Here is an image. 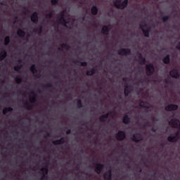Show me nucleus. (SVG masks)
I'll list each match as a JSON object with an SVG mask.
<instances>
[{
  "instance_id": "nucleus-40",
  "label": "nucleus",
  "mask_w": 180,
  "mask_h": 180,
  "mask_svg": "<svg viewBox=\"0 0 180 180\" xmlns=\"http://www.w3.org/2000/svg\"><path fill=\"white\" fill-rule=\"evenodd\" d=\"M46 18H47V19H51V18H53V12L46 14Z\"/></svg>"
},
{
  "instance_id": "nucleus-52",
  "label": "nucleus",
  "mask_w": 180,
  "mask_h": 180,
  "mask_svg": "<svg viewBox=\"0 0 180 180\" xmlns=\"http://www.w3.org/2000/svg\"><path fill=\"white\" fill-rule=\"evenodd\" d=\"M43 91H41V90L39 89L38 90V94H41Z\"/></svg>"
},
{
  "instance_id": "nucleus-23",
  "label": "nucleus",
  "mask_w": 180,
  "mask_h": 180,
  "mask_svg": "<svg viewBox=\"0 0 180 180\" xmlns=\"http://www.w3.org/2000/svg\"><path fill=\"white\" fill-rule=\"evenodd\" d=\"M13 112V108L12 107H6L3 110V115H6V113H12Z\"/></svg>"
},
{
  "instance_id": "nucleus-13",
  "label": "nucleus",
  "mask_w": 180,
  "mask_h": 180,
  "mask_svg": "<svg viewBox=\"0 0 180 180\" xmlns=\"http://www.w3.org/2000/svg\"><path fill=\"white\" fill-rule=\"evenodd\" d=\"M58 22L62 23V25H63L65 27H67V24L68 23V22H67V20H65V19L64 18V12L61 13L60 18H58Z\"/></svg>"
},
{
  "instance_id": "nucleus-50",
  "label": "nucleus",
  "mask_w": 180,
  "mask_h": 180,
  "mask_svg": "<svg viewBox=\"0 0 180 180\" xmlns=\"http://www.w3.org/2000/svg\"><path fill=\"white\" fill-rule=\"evenodd\" d=\"M151 131L153 132V133H155L157 131V129L155 128H152L151 129Z\"/></svg>"
},
{
  "instance_id": "nucleus-8",
  "label": "nucleus",
  "mask_w": 180,
  "mask_h": 180,
  "mask_svg": "<svg viewBox=\"0 0 180 180\" xmlns=\"http://www.w3.org/2000/svg\"><path fill=\"white\" fill-rule=\"evenodd\" d=\"M30 70L31 72H32L33 75L36 77V78H40V77H41V75H40V72H37V69L36 68L35 64L32 65Z\"/></svg>"
},
{
  "instance_id": "nucleus-32",
  "label": "nucleus",
  "mask_w": 180,
  "mask_h": 180,
  "mask_svg": "<svg viewBox=\"0 0 180 180\" xmlns=\"http://www.w3.org/2000/svg\"><path fill=\"white\" fill-rule=\"evenodd\" d=\"M41 174H49V167L46 166L45 167H42L41 169Z\"/></svg>"
},
{
  "instance_id": "nucleus-58",
  "label": "nucleus",
  "mask_w": 180,
  "mask_h": 180,
  "mask_svg": "<svg viewBox=\"0 0 180 180\" xmlns=\"http://www.w3.org/2000/svg\"><path fill=\"white\" fill-rule=\"evenodd\" d=\"M82 20H85V17H82Z\"/></svg>"
},
{
  "instance_id": "nucleus-11",
  "label": "nucleus",
  "mask_w": 180,
  "mask_h": 180,
  "mask_svg": "<svg viewBox=\"0 0 180 180\" xmlns=\"http://www.w3.org/2000/svg\"><path fill=\"white\" fill-rule=\"evenodd\" d=\"M103 168H105V165L101 163L96 164V172L99 175L102 171H103Z\"/></svg>"
},
{
  "instance_id": "nucleus-44",
  "label": "nucleus",
  "mask_w": 180,
  "mask_h": 180,
  "mask_svg": "<svg viewBox=\"0 0 180 180\" xmlns=\"http://www.w3.org/2000/svg\"><path fill=\"white\" fill-rule=\"evenodd\" d=\"M165 82L166 85L171 84V81H169V79H165Z\"/></svg>"
},
{
  "instance_id": "nucleus-42",
  "label": "nucleus",
  "mask_w": 180,
  "mask_h": 180,
  "mask_svg": "<svg viewBox=\"0 0 180 180\" xmlns=\"http://www.w3.org/2000/svg\"><path fill=\"white\" fill-rule=\"evenodd\" d=\"M60 0H51V5H56Z\"/></svg>"
},
{
  "instance_id": "nucleus-12",
  "label": "nucleus",
  "mask_w": 180,
  "mask_h": 180,
  "mask_svg": "<svg viewBox=\"0 0 180 180\" xmlns=\"http://www.w3.org/2000/svg\"><path fill=\"white\" fill-rule=\"evenodd\" d=\"M31 20L33 22V23H38L39 22V13L37 11H34L31 17H30Z\"/></svg>"
},
{
  "instance_id": "nucleus-36",
  "label": "nucleus",
  "mask_w": 180,
  "mask_h": 180,
  "mask_svg": "<svg viewBox=\"0 0 180 180\" xmlns=\"http://www.w3.org/2000/svg\"><path fill=\"white\" fill-rule=\"evenodd\" d=\"M34 32H37V33H39V34H41V33L43 32V27H40L39 28L36 29Z\"/></svg>"
},
{
  "instance_id": "nucleus-47",
  "label": "nucleus",
  "mask_w": 180,
  "mask_h": 180,
  "mask_svg": "<svg viewBox=\"0 0 180 180\" xmlns=\"http://www.w3.org/2000/svg\"><path fill=\"white\" fill-rule=\"evenodd\" d=\"M66 134H71V129H68L66 131Z\"/></svg>"
},
{
  "instance_id": "nucleus-17",
  "label": "nucleus",
  "mask_w": 180,
  "mask_h": 180,
  "mask_svg": "<svg viewBox=\"0 0 180 180\" xmlns=\"http://www.w3.org/2000/svg\"><path fill=\"white\" fill-rule=\"evenodd\" d=\"M178 137L172 135H169L167 137V141H169V143H176V141H178Z\"/></svg>"
},
{
  "instance_id": "nucleus-43",
  "label": "nucleus",
  "mask_w": 180,
  "mask_h": 180,
  "mask_svg": "<svg viewBox=\"0 0 180 180\" xmlns=\"http://www.w3.org/2000/svg\"><path fill=\"white\" fill-rule=\"evenodd\" d=\"M47 174H45V173H42V176L41 177V180H44L46 179V176Z\"/></svg>"
},
{
  "instance_id": "nucleus-31",
  "label": "nucleus",
  "mask_w": 180,
  "mask_h": 180,
  "mask_svg": "<svg viewBox=\"0 0 180 180\" xmlns=\"http://www.w3.org/2000/svg\"><path fill=\"white\" fill-rule=\"evenodd\" d=\"M9 43H11V37L7 36L4 39V46H8Z\"/></svg>"
},
{
  "instance_id": "nucleus-64",
  "label": "nucleus",
  "mask_w": 180,
  "mask_h": 180,
  "mask_svg": "<svg viewBox=\"0 0 180 180\" xmlns=\"http://www.w3.org/2000/svg\"><path fill=\"white\" fill-rule=\"evenodd\" d=\"M93 161H95V159H93Z\"/></svg>"
},
{
  "instance_id": "nucleus-22",
  "label": "nucleus",
  "mask_w": 180,
  "mask_h": 180,
  "mask_svg": "<svg viewBox=\"0 0 180 180\" xmlns=\"http://www.w3.org/2000/svg\"><path fill=\"white\" fill-rule=\"evenodd\" d=\"M162 62L166 65L169 64L171 63V56L169 55H167L165 58H163Z\"/></svg>"
},
{
  "instance_id": "nucleus-34",
  "label": "nucleus",
  "mask_w": 180,
  "mask_h": 180,
  "mask_svg": "<svg viewBox=\"0 0 180 180\" xmlns=\"http://www.w3.org/2000/svg\"><path fill=\"white\" fill-rule=\"evenodd\" d=\"M60 47H62V49H66V50H70V49H71V46L67 44H60Z\"/></svg>"
},
{
  "instance_id": "nucleus-45",
  "label": "nucleus",
  "mask_w": 180,
  "mask_h": 180,
  "mask_svg": "<svg viewBox=\"0 0 180 180\" xmlns=\"http://www.w3.org/2000/svg\"><path fill=\"white\" fill-rule=\"evenodd\" d=\"M110 115V113H107V114H105V115H103V117H105V119H107L108 120V117H109V115Z\"/></svg>"
},
{
  "instance_id": "nucleus-39",
  "label": "nucleus",
  "mask_w": 180,
  "mask_h": 180,
  "mask_svg": "<svg viewBox=\"0 0 180 180\" xmlns=\"http://www.w3.org/2000/svg\"><path fill=\"white\" fill-rule=\"evenodd\" d=\"M106 120H108L105 119L103 115H101V117H100V121L101 122V123H106Z\"/></svg>"
},
{
  "instance_id": "nucleus-35",
  "label": "nucleus",
  "mask_w": 180,
  "mask_h": 180,
  "mask_svg": "<svg viewBox=\"0 0 180 180\" xmlns=\"http://www.w3.org/2000/svg\"><path fill=\"white\" fill-rule=\"evenodd\" d=\"M22 65H18L17 66L14 67V71H16L17 72H19L20 71V68H22Z\"/></svg>"
},
{
  "instance_id": "nucleus-7",
  "label": "nucleus",
  "mask_w": 180,
  "mask_h": 180,
  "mask_svg": "<svg viewBox=\"0 0 180 180\" xmlns=\"http://www.w3.org/2000/svg\"><path fill=\"white\" fill-rule=\"evenodd\" d=\"M140 27H141L145 37H150V28L145 29V27H148L147 24L141 25Z\"/></svg>"
},
{
  "instance_id": "nucleus-53",
  "label": "nucleus",
  "mask_w": 180,
  "mask_h": 180,
  "mask_svg": "<svg viewBox=\"0 0 180 180\" xmlns=\"http://www.w3.org/2000/svg\"><path fill=\"white\" fill-rule=\"evenodd\" d=\"M0 5L5 6L6 4H4V2H0Z\"/></svg>"
},
{
  "instance_id": "nucleus-16",
  "label": "nucleus",
  "mask_w": 180,
  "mask_h": 180,
  "mask_svg": "<svg viewBox=\"0 0 180 180\" xmlns=\"http://www.w3.org/2000/svg\"><path fill=\"white\" fill-rule=\"evenodd\" d=\"M8 56V52L6 50H3L0 51V61H4Z\"/></svg>"
},
{
  "instance_id": "nucleus-61",
  "label": "nucleus",
  "mask_w": 180,
  "mask_h": 180,
  "mask_svg": "<svg viewBox=\"0 0 180 180\" xmlns=\"http://www.w3.org/2000/svg\"><path fill=\"white\" fill-rule=\"evenodd\" d=\"M76 169H79V167H77L76 168Z\"/></svg>"
},
{
  "instance_id": "nucleus-30",
  "label": "nucleus",
  "mask_w": 180,
  "mask_h": 180,
  "mask_svg": "<svg viewBox=\"0 0 180 180\" xmlns=\"http://www.w3.org/2000/svg\"><path fill=\"white\" fill-rule=\"evenodd\" d=\"M23 105H24V107L25 108V109H26L27 110H32V109H33V108L32 107V105H30V104H29V103H27V102H25V103H23Z\"/></svg>"
},
{
  "instance_id": "nucleus-60",
  "label": "nucleus",
  "mask_w": 180,
  "mask_h": 180,
  "mask_svg": "<svg viewBox=\"0 0 180 180\" xmlns=\"http://www.w3.org/2000/svg\"><path fill=\"white\" fill-rule=\"evenodd\" d=\"M119 99H122V96H119Z\"/></svg>"
},
{
  "instance_id": "nucleus-55",
  "label": "nucleus",
  "mask_w": 180,
  "mask_h": 180,
  "mask_svg": "<svg viewBox=\"0 0 180 180\" xmlns=\"http://www.w3.org/2000/svg\"><path fill=\"white\" fill-rule=\"evenodd\" d=\"M123 81H124V82H126L127 79H126V78H124V79H123Z\"/></svg>"
},
{
  "instance_id": "nucleus-49",
  "label": "nucleus",
  "mask_w": 180,
  "mask_h": 180,
  "mask_svg": "<svg viewBox=\"0 0 180 180\" xmlns=\"http://www.w3.org/2000/svg\"><path fill=\"white\" fill-rule=\"evenodd\" d=\"M60 139H62V141H63V144H64V143H66L65 137H62V138H60Z\"/></svg>"
},
{
  "instance_id": "nucleus-9",
  "label": "nucleus",
  "mask_w": 180,
  "mask_h": 180,
  "mask_svg": "<svg viewBox=\"0 0 180 180\" xmlns=\"http://www.w3.org/2000/svg\"><path fill=\"white\" fill-rule=\"evenodd\" d=\"M169 75L172 78H175V79H178L180 77L179 71L177 69H173L170 70Z\"/></svg>"
},
{
  "instance_id": "nucleus-41",
  "label": "nucleus",
  "mask_w": 180,
  "mask_h": 180,
  "mask_svg": "<svg viewBox=\"0 0 180 180\" xmlns=\"http://www.w3.org/2000/svg\"><path fill=\"white\" fill-rule=\"evenodd\" d=\"M44 88H53V83H48L45 84Z\"/></svg>"
},
{
  "instance_id": "nucleus-54",
  "label": "nucleus",
  "mask_w": 180,
  "mask_h": 180,
  "mask_svg": "<svg viewBox=\"0 0 180 180\" xmlns=\"http://www.w3.org/2000/svg\"><path fill=\"white\" fill-rule=\"evenodd\" d=\"M58 50H59L60 51H63V49H61V48H59Z\"/></svg>"
},
{
  "instance_id": "nucleus-5",
  "label": "nucleus",
  "mask_w": 180,
  "mask_h": 180,
  "mask_svg": "<svg viewBox=\"0 0 180 180\" xmlns=\"http://www.w3.org/2000/svg\"><path fill=\"white\" fill-rule=\"evenodd\" d=\"M131 140L134 143H140V141H143V135L141 133L134 134Z\"/></svg>"
},
{
  "instance_id": "nucleus-37",
  "label": "nucleus",
  "mask_w": 180,
  "mask_h": 180,
  "mask_svg": "<svg viewBox=\"0 0 180 180\" xmlns=\"http://www.w3.org/2000/svg\"><path fill=\"white\" fill-rule=\"evenodd\" d=\"M169 15L163 16L162 18V20L164 22V23H165L167 20H169Z\"/></svg>"
},
{
  "instance_id": "nucleus-33",
  "label": "nucleus",
  "mask_w": 180,
  "mask_h": 180,
  "mask_svg": "<svg viewBox=\"0 0 180 180\" xmlns=\"http://www.w3.org/2000/svg\"><path fill=\"white\" fill-rule=\"evenodd\" d=\"M77 106L79 109H81V108H84V105H82V101L81 99H79L77 101Z\"/></svg>"
},
{
  "instance_id": "nucleus-18",
  "label": "nucleus",
  "mask_w": 180,
  "mask_h": 180,
  "mask_svg": "<svg viewBox=\"0 0 180 180\" xmlns=\"http://www.w3.org/2000/svg\"><path fill=\"white\" fill-rule=\"evenodd\" d=\"M109 32H110L109 27L104 25L101 30V33L105 36H108V34H109Z\"/></svg>"
},
{
  "instance_id": "nucleus-51",
  "label": "nucleus",
  "mask_w": 180,
  "mask_h": 180,
  "mask_svg": "<svg viewBox=\"0 0 180 180\" xmlns=\"http://www.w3.org/2000/svg\"><path fill=\"white\" fill-rule=\"evenodd\" d=\"M17 62L18 63V64H22V63H23V61L21 59L18 60Z\"/></svg>"
},
{
  "instance_id": "nucleus-6",
  "label": "nucleus",
  "mask_w": 180,
  "mask_h": 180,
  "mask_svg": "<svg viewBox=\"0 0 180 180\" xmlns=\"http://www.w3.org/2000/svg\"><path fill=\"white\" fill-rule=\"evenodd\" d=\"M116 139L117 141H123L126 139V132L124 131L120 130L116 134Z\"/></svg>"
},
{
  "instance_id": "nucleus-15",
  "label": "nucleus",
  "mask_w": 180,
  "mask_h": 180,
  "mask_svg": "<svg viewBox=\"0 0 180 180\" xmlns=\"http://www.w3.org/2000/svg\"><path fill=\"white\" fill-rule=\"evenodd\" d=\"M122 122L124 123V124H129L131 122V119L130 118V117H129L127 114H126L122 118Z\"/></svg>"
},
{
  "instance_id": "nucleus-21",
  "label": "nucleus",
  "mask_w": 180,
  "mask_h": 180,
  "mask_svg": "<svg viewBox=\"0 0 180 180\" xmlns=\"http://www.w3.org/2000/svg\"><path fill=\"white\" fill-rule=\"evenodd\" d=\"M91 12L94 16H96V15H98V12H99V10L96 6H93L91 8Z\"/></svg>"
},
{
  "instance_id": "nucleus-56",
  "label": "nucleus",
  "mask_w": 180,
  "mask_h": 180,
  "mask_svg": "<svg viewBox=\"0 0 180 180\" xmlns=\"http://www.w3.org/2000/svg\"><path fill=\"white\" fill-rule=\"evenodd\" d=\"M15 20H18V16H15Z\"/></svg>"
},
{
  "instance_id": "nucleus-29",
  "label": "nucleus",
  "mask_w": 180,
  "mask_h": 180,
  "mask_svg": "<svg viewBox=\"0 0 180 180\" xmlns=\"http://www.w3.org/2000/svg\"><path fill=\"white\" fill-rule=\"evenodd\" d=\"M72 63H73L74 64H75V63H79V64H81L82 67H86V65H88V63H86V62H81V61H79V60H74L72 61Z\"/></svg>"
},
{
  "instance_id": "nucleus-4",
  "label": "nucleus",
  "mask_w": 180,
  "mask_h": 180,
  "mask_svg": "<svg viewBox=\"0 0 180 180\" xmlns=\"http://www.w3.org/2000/svg\"><path fill=\"white\" fill-rule=\"evenodd\" d=\"M169 126L174 127V129H180V122L179 120L176 118H173L169 122Z\"/></svg>"
},
{
  "instance_id": "nucleus-38",
  "label": "nucleus",
  "mask_w": 180,
  "mask_h": 180,
  "mask_svg": "<svg viewBox=\"0 0 180 180\" xmlns=\"http://www.w3.org/2000/svg\"><path fill=\"white\" fill-rule=\"evenodd\" d=\"M15 82H16V84H22V78H20V77H15Z\"/></svg>"
},
{
  "instance_id": "nucleus-48",
  "label": "nucleus",
  "mask_w": 180,
  "mask_h": 180,
  "mask_svg": "<svg viewBox=\"0 0 180 180\" xmlns=\"http://www.w3.org/2000/svg\"><path fill=\"white\" fill-rule=\"evenodd\" d=\"M50 136H51L50 133L49 132H46L45 137H50Z\"/></svg>"
},
{
  "instance_id": "nucleus-57",
  "label": "nucleus",
  "mask_w": 180,
  "mask_h": 180,
  "mask_svg": "<svg viewBox=\"0 0 180 180\" xmlns=\"http://www.w3.org/2000/svg\"><path fill=\"white\" fill-rule=\"evenodd\" d=\"M164 146H165V143H162V144H161V146H162V147H164Z\"/></svg>"
},
{
  "instance_id": "nucleus-19",
  "label": "nucleus",
  "mask_w": 180,
  "mask_h": 180,
  "mask_svg": "<svg viewBox=\"0 0 180 180\" xmlns=\"http://www.w3.org/2000/svg\"><path fill=\"white\" fill-rule=\"evenodd\" d=\"M31 95H32V98H30V103H34L37 101V94L34 92V91H32L31 92Z\"/></svg>"
},
{
  "instance_id": "nucleus-25",
  "label": "nucleus",
  "mask_w": 180,
  "mask_h": 180,
  "mask_svg": "<svg viewBox=\"0 0 180 180\" xmlns=\"http://www.w3.org/2000/svg\"><path fill=\"white\" fill-rule=\"evenodd\" d=\"M96 72V68H92L90 70H88L86 72V75L88 76H92L94 75V74Z\"/></svg>"
},
{
  "instance_id": "nucleus-63",
  "label": "nucleus",
  "mask_w": 180,
  "mask_h": 180,
  "mask_svg": "<svg viewBox=\"0 0 180 180\" xmlns=\"http://www.w3.org/2000/svg\"><path fill=\"white\" fill-rule=\"evenodd\" d=\"M13 23H16V20H15V21L13 22Z\"/></svg>"
},
{
  "instance_id": "nucleus-2",
  "label": "nucleus",
  "mask_w": 180,
  "mask_h": 180,
  "mask_svg": "<svg viewBox=\"0 0 180 180\" xmlns=\"http://www.w3.org/2000/svg\"><path fill=\"white\" fill-rule=\"evenodd\" d=\"M146 75L148 77H151L153 74L155 72V67H154V65L153 63H149L146 65Z\"/></svg>"
},
{
  "instance_id": "nucleus-3",
  "label": "nucleus",
  "mask_w": 180,
  "mask_h": 180,
  "mask_svg": "<svg viewBox=\"0 0 180 180\" xmlns=\"http://www.w3.org/2000/svg\"><path fill=\"white\" fill-rule=\"evenodd\" d=\"M130 54H131V49L129 48H127V49L122 48L118 51V56H130Z\"/></svg>"
},
{
  "instance_id": "nucleus-46",
  "label": "nucleus",
  "mask_w": 180,
  "mask_h": 180,
  "mask_svg": "<svg viewBox=\"0 0 180 180\" xmlns=\"http://www.w3.org/2000/svg\"><path fill=\"white\" fill-rule=\"evenodd\" d=\"M174 137H178V139H179V131L176 132Z\"/></svg>"
},
{
  "instance_id": "nucleus-14",
  "label": "nucleus",
  "mask_w": 180,
  "mask_h": 180,
  "mask_svg": "<svg viewBox=\"0 0 180 180\" xmlns=\"http://www.w3.org/2000/svg\"><path fill=\"white\" fill-rule=\"evenodd\" d=\"M138 56L139 58V63L141 64V65H145L146 63H147V60L146 59V58L143 56V54H141V53H138Z\"/></svg>"
},
{
  "instance_id": "nucleus-10",
  "label": "nucleus",
  "mask_w": 180,
  "mask_h": 180,
  "mask_svg": "<svg viewBox=\"0 0 180 180\" xmlns=\"http://www.w3.org/2000/svg\"><path fill=\"white\" fill-rule=\"evenodd\" d=\"M178 105L170 104L165 107V110H166V112H172L174 110H178Z\"/></svg>"
},
{
  "instance_id": "nucleus-24",
  "label": "nucleus",
  "mask_w": 180,
  "mask_h": 180,
  "mask_svg": "<svg viewBox=\"0 0 180 180\" xmlns=\"http://www.w3.org/2000/svg\"><path fill=\"white\" fill-rule=\"evenodd\" d=\"M17 34L19 36V37H25L26 32L22 29H18L17 31Z\"/></svg>"
},
{
  "instance_id": "nucleus-28",
  "label": "nucleus",
  "mask_w": 180,
  "mask_h": 180,
  "mask_svg": "<svg viewBox=\"0 0 180 180\" xmlns=\"http://www.w3.org/2000/svg\"><path fill=\"white\" fill-rule=\"evenodd\" d=\"M129 89H130V86H125L124 89V94L125 96H129V94H130V91Z\"/></svg>"
},
{
  "instance_id": "nucleus-27",
  "label": "nucleus",
  "mask_w": 180,
  "mask_h": 180,
  "mask_svg": "<svg viewBox=\"0 0 180 180\" xmlns=\"http://www.w3.org/2000/svg\"><path fill=\"white\" fill-rule=\"evenodd\" d=\"M52 143L53 146H60L61 144H64V142L63 141V139L61 138L56 141H53Z\"/></svg>"
},
{
  "instance_id": "nucleus-26",
  "label": "nucleus",
  "mask_w": 180,
  "mask_h": 180,
  "mask_svg": "<svg viewBox=\"0 0 180 180\" xmlns=\"http://www.w3.org/2000/svg\"><path fill=\"white\" fill-rule=\"evenodd\" d=\"M139 108H143V109H150V107L146 105V102L141 100L139 101Z\"/></svg>"
},
{
  "instance_id": "nucleus-62",
  "label": "nucleus",
  "mask_w": 180,
  "mask_h": 180,
  "mask_svg": "<svg viewBox=\"0 0 180 180\" xmlns=\"http://www.w3.org/2000/svg\"><path fill=\"white\" fill-rule=\"evenodd\" d=\"M160 15H162V11H160Z\"/></svg>"
},
{
  "instance_id": "nucleus-1",
  "label": "nucleus",
  "mask_w": 180,
  "mask_h": 180,
  "mask_svg": "<svg viewBox=\"0 0 180 180\" xmlns=\"http://www.w3.org/2000/svg\"><path fill=\"white\" fill-rule=\"evenodd\" d=\"M122 0H117L114 1V6L117 8V9H121L123 11V9H126L127 8V6L129 5V0H124L121 4L120 1Z\"/></svg>"
},
{
  "instance_id": "nucleus-20",
  "label": "nucleus",
  "mask_w": 180,
  "mask_h": 180,
  "mask_svg": "<svg viewBox=\"0 0 180 180\" xmlns=\"http://www.w3.org/2000/svg\"><path fill=\"white\" fill-rule=\"evenodd\" d=\"M103 176L105 180H112V170H109L105 173Z\"/></svg>"
},
{
  "instance_id": "nucleus-59",
  "label": "nucleus",
  "mask_w": 180,
  "mask_h": 180,
  "mask_svg": "<svg viewBox=\"0 0 180 180\" xmlns=\"http://www.w3.org/2000/svg\"><path fill=\"white\" fill-rule=\"evenodd\" d=\"M143 170L141 169L139 172L141 173Z\"/></svg>"
}]
</instances>
